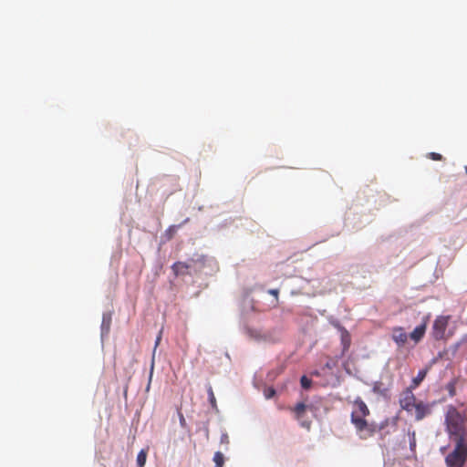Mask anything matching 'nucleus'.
Listing matches in <instances>:
<instances>
[{
	"instance_id": "nucleus-1",
	"label": "nucleus",
	"mask_w": 467,
	"mask_h": 467,
	"mask_svg": "<svg viewBox=\"0 0 467 467\" xmlns=\"http://www.w3.org/2000/svg\"><path fill=\"white\" fill-rule=\"evenodd\" d=\"M464 422L465 418L454 406L450 405L447 407L445 413L446 431L454 440L464 438Z\"/></svg>"
},
{
	"instance_id": "nucleus-2",
	"label": "nucleus",
	"mask_w": 467,
	"mask_h": 467,
	"mask_svg": "<svg viewBox=\"0 0 467 467\" xmlns=\"http://www.w3.org/2000/svg\"><path fill=\"white\" fill-rule=\"evenodd\" d=\"M455 447L446 458L445 462L448 467H463L467 460V443L465 438L456 439Z\"/></svg>"
},
{
	"instance_id": "nucleus-3",
	"label": "nucleus",
	"mask_w": 467,
	"mask_h": 467,
	"mask_svg": "<svg viewBox=\"0 0 467 467\" xmlns=\"http://www.w3.org/2000/svg\"><path fill=\"white\" fill-rule=\"evenodd\" d=\"M351 422L355 426L358 437L362 440L372 437L376 432V425L368 422L365 418L357 419L355 415H351Z\"/></svg>"
},
{
	"instance_id": "nucleus-4",
	"label": "nucleus",
	"mask_w": 467,
	"mask_h": 467,
	"mask_svg": "<svg viewBox=\"0 0 467 467\" xmlns=\"http://www.w3.org/2000/svg\"><path fill=\"white\" fill-rule=\"evenodd\" d=\"M449 323V317L439 316L433 322L432 326V337L436 340H441L445 338V333Z\"/></svg>"
},
{
	"instance_id": "nucleus-5",
	"label": "nucleus",
	"mask_w": 467,
	"mask_h": 467,
	"mask_svg": "<svg viewBox=\"0 0 467 467\" xmlns=\"http://www.w3.org/2000/svg\"><path fill=\"white\" fill-rule=\"evenodd\" d=\"M411 388H407L400 395V405L408 413L412 414L414 405L417 403L416 397Z\"/></svg>"
},
{
	"instance_id": "nucleus-6",
	"label": "nucleus",
	"mask_w": 467,
	"mask_h": 467,
	"mask_svg": "<svg viewBox=\"0 0 467 467\" xmlns=\"http://www.w3.org/2000/svg\"><path fill=\"white\" fill-rule=\"evenodd\" d=\"M332 325L340 332V339L343 352L348 351L351 345V336L349 332L337 321L333 322Z\"/></svg>"
},
{
	"instance_id": "nucleus-7",
	"label": "nucleus",
	"mask_w": 467,
	"mask_h": 467,
	"mask_svg": "<svg viewBox=\"0 0 467 467\" xmlns=\"http://www.w3.org/2000/svg\"><path fill=\"white\" fill-rule=\"evenodd\" d=\"M354 410L351 415H355L357 419H363L369 415V410L366 403L360 399L357 398L354 401Z\"/></svg>"
},
{
	"instance_id": "nucleus-8",
	"label": "nucleus",
	"mask_w": 467,
	"mask_h": 467,
	"mask_svg": "<svg viewBox=\"0 0 467 467\" xmlns=\"http://www.w3.org/2000/svg\"><path fill=\"white\" fill-rule=\"evenodd\" d=\"M413 410L415 420L420 421L431 414V405L420 401L414 405Z\"/></svg>"
},
{
	"instance_id": "nucleus-9",
	"label": "nucleus",
	"mask_w": 467,
	"mask_h": 467,
	"mask_svg": "<svg viewBox=\"0 0 467 467\" xmlns=\"http://www.w3.org/2000/svg\"><path fill=\"white\" fill-rule=\"evenodd\" d=\"M409 335L401 327H396L392 329L391 338L399 346H404L408 341Z\"/></svg>"
},
{
	"instance_id": "nucleus-10",
	"label": "nucleus",
	"mask_w": 467,
	"mask_h": 467,
	"mask_svg": "<svg viewBox=\"0 0 467 467\" xmlns=\"http://www.w3.org/2000/svg\"><path fill=\"white\" fill-rule=\"evenodd\" d=\"M427 317L423 322L416 327L413 331L409 335V337L414 341L415 344L419 343L424 337L427 328Z\"/></svg>"
},
{
	"instance_id": "nucleus-11",
	"label": "nucleus",
	"mask_w": 467,
	"mask_h": 467,
	"mask_svg": "<svg viewBox=\"0 0 467 467\" xmlns=\"http://www.w3.org/2000/svg\"><path fill=\"white\" fill-rule=\"evenodd\" d=\"M190 267L188 263L178 261L171 265V270L175 276H179L187 275Z\"/></svg>"
},
{
	"instance_id": "nucleus-12",
	"label": "nucleus",
	"mask_w": 467,
	"mask_h": 467,
	"mask_svg": "<svg viewBox=\"0 0 467 467\" xmlns=\"http://www.w3.org/2000/svg\"><path fill=\"white\" fill-rule=\"evenodd\" d=\"M428 369H421L418 372V375L412 379L411 384L409 388L412 389L418 388V386L424 380L427 375Z\"/></svg>"
},
{
	"instance_id": "nucleus-13",
	"label": "nucleus",
	"mask_w": 467,
	"mask_h": 467,
	"mask_svg": "<svg viewBox=\"0 0 467 467\" xmlns=\"http://www.w3.org/2000/svg\"><path fill=\"white\" fill-rule=\"evenodd\" d=\"M306 406L303 402L297 403L296 407L294 408V412L296 414V418L297 420H300L303 418L305 412H306Z\"/></svg>"
},
{
	"instance_id": "nucleus-14",
	"label": "nucleus",
	"mask_w": 467,
	"mask_h": 467,
	"mask_svg": "<svg viewBox=\"0 0 467 467\" xmlns=\"http://www.w3.org/2000/svg\"><path fill=\"white\" fill-rule=\"evenodd\" d=\"M147 450H141L137 455V467H144L147 460Z\"/></svg>"
},
{
	"instance_id": "nucleus-15",
	"label": "nucleus",
	"mask_w": 467,
	"mask_h": 467,
	"mask_svg": "<svg viewBox=\"0 0 467 467\" xmlns=\"http://www.w3.org/2000/svg\"><path fill=\"white\" fill-rule=\"evenodd\" d=\"M215 467H223L224 463V456L221 451H216L213 456Z\"/></svg>"
},
{
	"instance_id": "nucleus-16",
	"label": "nucleus",
	"mask_w": 467,
	"mask_h": 467,
	"mask_svg": "<svg viewBox=\"0 0 467 467\" xmlns=\"http://www.w3.org/2000/svg\"><path fill=\"white\" fill-rule=\"evenodd\" d=\"M300 383L303 389H308L311 387L312 380L306 376H302L300 379Z\"/></svg>"
},
{
	"instance_id": "nucleus-17",
	"label": "nucleus",
	"mask_w": 467,
	"mask_h": 467,
	"mask_svg": "<svg viewBox=\"0 0 467 467\" xmlns=\"http://www.w3.org/2000/svg\"><path fill=\"white\" fill-rule=\"evenodd\" d=\"M410 435V448L414 452L416 449V433L415 431L409 432Z\"/></svg>"
},
{
	"instance_id": "nucleus-18",
	"label": "nucleus",
	"mask_w": 467,
	"mask_h": 467,
	"mask_svg": "<svg viewBox=\"0 0 467 467\" xmlns=\"http://www.w3.org/2000/svg\"><path fill=\"white\" fill-rule=\"evenodd\" d=\"M208 397H209V401H210L212 407L216 408V399H215L213 388L211 386L208 388Z\"/></svg>"
},
{
	"instance_id": "nucleus-19",
	"label": "nucleus",
	"mask_w": 467,
	"mask_h": 467,
	"mask_svg": "<svg viewBox=\"0 0 467 467\" xmlns=\"http://www.w3.org/2000/svg\"><path fill=\"white\" fill-rule=\"evenodd\" d=\"M264 394L266 399H271L275 395V389L274 388H267L265 389Z\"/></svg>"
},
{
	"instance_id": "nucleus-20",
	"label": "nucleus",
	"mask_w": 467,
	"mask_h": 467,
	"mask_svg": "<svg viewBox=\"0 0 467 467\" xmlns=\"http://www.w3.org/2000/svg\"><path fill=\"white\" fill-rule=\"evenodd\" d=\"M427 156L429 159H431L432 161H441L442 160L441 154L437 153V152H430V153H428Z\"/></svg>"
},
{
	"instance_id": "nucleus-21",
	"label": "nucleus",
	"mask_w": 467,
	"mask_h": 467,
	"mask_svg": "<svg viewBox=\"0 0 467 467\" xmlns=\"http://www.w3.org/2000/svg\"><path fill=\"white\" fill-rule=\"evenodd\" d=\"M448 390H449V393L451 397H453L455 395V388H454V385L453 384H449L448 385Z\"/></svg>"
},
{
	"instance_id": "nucleus-22",
	"label": "nucleus",
	"mask_w": 467,
	"mask_h": 467,
	"mask_svg": "<svg viewBox=\"0 0 467 467\" xmlns=\"http://www.w3.org/2000/svg\"><path fill=\"white\" fill-rule=\"evenodd\" d=\"M268 293H269L270 295L274 296L275 297L276 301H278V294H279L278 289H270V290L268 291Z\"/></svg>"
},
{
	"instance_id": "nucleus-23",
	"label": "nucleus",
	"mask_w": 467,
	"mask_h": 467,
	"mask_svg": "<svg viewBox=\"0 0 467 467\" xmlns=\"http://www.w3.org/2000/svg\"><path fill=\"white\" fill-rule=\"evenodd\" d=\"M161 339V331L160 332L159 336L157 337L156 338V342H155V348L158 347V345L160 344V341Z\"/></svg>"
},
{
	"instance_id": "nucleus-24",
	"label": "nucleus",
	"mask_w": 467,
	"mask_h": 467,
	"mask_svg": "<svg viewBox=\"0 0 467 467\" xmlns=\"http://www.w3.org/2000/svg\"><path fill=\"white\" fill-rule=\"evenodd\" d=\"M180 421H181L182 425H183V423L185 422V419L182 413L180 414Z\"/></svg>"
},
{
	"instance_id": "nucleus-25",
	"label": "nucleus",
	"mask_w": 467,
	"mask_h": 467,
	"mask_svg": "<svg viewBox=\"0 0 467 467\" xmlns=\"http://www.w3.org/2000/svg\"><path fill=\"white\" fill-rule=\"evenodd\" d=\"M465 171H466V173H467V166H465Z\"/></svg>"
}]
</instances>
